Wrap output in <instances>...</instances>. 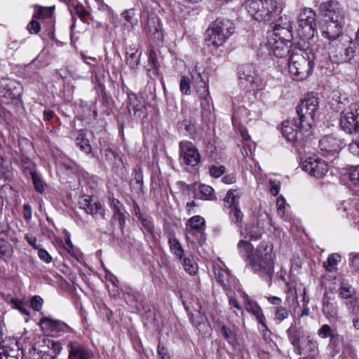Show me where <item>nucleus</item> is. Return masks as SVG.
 <instances>
[{"instance_id": "1", "label": "nucleus", "mask_w": 359, "mask_h": 359, "mask_svg": "<svg viewBox=\"0 0 359 359\" xmlns=\"http://www.w3.org/2000/svg\"><path fill=\"white\" fill-rule=\"evenodd\" d=\"M228 209L231 222L239 227L241 236L243 238L238 243L239 252L244 253L242 256L249 259V264L253 271L265 278L270 284L274 272L275 254L272 252V249H268V244L266 242H261L252 252L253 246L251 242L261 238L260 231L257 226L252 224H247L245 228L242 227L244 214L240 206Z\"/></svg>"}, {"instance_id": "2", "label": "nucleus", "mask_w": 359, "mask_h": 359, "mask_svg": "<svg viewBox=\"0 0 359 359\" xmlns=\"http://www.w3.org/2000/svg\"><path fill=\"white\" fill-rule=\"evenodd\" d=\"M300 54H292L289 60V71L299 81L306 79L311 73L316 58L311 48L308 46L304 50H299Z\"/></svg>"}, {"instance_id": "3", "label": "nucleus", "mask_w": 359, "mask_h": 359, "mask_svg": "<svg viewBox=\"0 0 359 359\" xmlns=\"http://www.w3.org/2000/svg\"><path fill=\"white\" fill-rule=\"evenodd\" d=\"M246 9L255 20L266 22L277 15L278 3L276 0H248Z\"/></svg>"}, {"instance_id": "4", "label": "nucleus", "mask_w": 359, "mask_h": 359, "mask_svg": "<svg viewBox=\"0 0 359 359\" xmlns=\"http://www.w3.org/2000/svg\"><path fill=\"white\" fill-rule=\"evenodd\" d=\"M233 23L229 20H216L205 32L207 45H223L234 32Z\"/></svg>"}, {"instance_id": "5", "label": "nucleus", "mask_w": 359, "mask_h": 359, "mask_svg": "<svg viewBox=\"0 0 359 359\" xmlns=\"http://www.w3.org/2000/svg\"><path fill=\"white\" fill-rule=\"evenodd\" d=\"M318 98L308 94L297 106L296 111L302 130L308 132L314 123V115L318 108Z\"/></svg>"}, {"instance_id": "6", "label": "nucleus", "mask_w": 359, "mask_h": 359, "mask_svg": "<svg viewBox=\"0 0 359 359\" xmlns=\"http://www.w3.org/2000/svg\"><path fill=\"white\" fill-rule=\"evenodd\" d=\"M316 13L310 8L302 9L298 18L297 34L302 40L309 43V40L313 39L316 28Z\"/></svg>"}, {"instance_id": "7", "label": "nucleus", "mask_w": 359, "mask_h": 359, "mask_svg": "<svg viewBox=\"0 0 359 359\" xmlns=\"http://www.w3.org/2000/svg\"><path fill=\"white\" fill-rule=\"evenodd\" d=\"M205 221L200 215L189 218L185 224V237L188 243L203 245L206 241Z\"/></svg>"}, {"instance_id": "8", "label": "nucleus", "mask_w": 359, "mask_h": 359, "mask_svg": "<svg viewBox=\"0 0 359 359\" xmlns=\"http://www.w3.org/2000/svg\"><path fill=\"white\" fill-rule=\"evenodd\" d=\"M143 11V20H142L143 31L154 43L161 41L163 33L160 18L154 12L149 11L147 7L144 8Z\"/></svg>"}, {"instance_id": "9", "label": "nucleus", "mask_w": 359, "mask_h": 359, "mask_svg": "<svg viewBox=\"0 0 359 359\" xmlns=\"http://www.w3.org/2000/svg\"><path fill=\"white\" fill-rule=\"evenodd\" d=\"M340 126L347 133H359V104H352L341 114Z\"/></svg>"}, {"instance_id": "10", "label": "nucleus", "mask_w": 359, "mask_h": 359, "mask_svg": "<svg viewBox=\"0 0 359 359\" xmlns=\"http://www.w3.org/2000/svg\"><path fill=\"white\" fill-rule=\"evenodd\" d=\"M42 343L33 348L30 359H53L61 351L62 346L58 342L43 339Z\"/></svg>"}, {"instance_id": "11", "label": "nucleus", "mask_w": 359, "mask_h": 359, "mask_svg": "<svg viewBox=\"0 0 359 359\" xmlns=\"http://www.w3.org/2000/svg\"><path fill=\"white\" fill-rule=\"evenodd\" d=\"M304 132L306 131L301 128L299 120L293 118L282 123L281 133L293 145L304 140Z\"/></svg>"}, {"instance_id": "12", "label": "nucleus", "mask_w": 359, "mask_h": 359, "mask_svg": "<svg viewBox=\"0 0 359 359\" xmlns=\"http://www.w3.org/2000/svg\"><path fill=\"white\" fill-rule=\"evenodd\" d=\"M319 13L323 18V21L335 22L338 15L342 18V23H345V16L343 8L337 1L330 0L321 3L319 6Z\"/></svg>"}, {"instance_id": "13", "label": "nucleus", "mask_w": 359, "mask_h": 359, "mask_svg": "<svg viewBox=\"0 0 359 359\" xmlns=\"http://www.w3.org/2000/svg\"><path fill=\"white\" fill-rule=\"evenodd\" d=\"M39 325L44 333L51 336H60L70 330V327L65 323L50 317H42Z\"/></svg>"}, {"instance_id": "14", "label": "nucleus", "mask_w": 359, "mask_h": 359, "mask_svg": "<svg viewBox=\"0 0 359 359\" xmlns=\"http://www.w3.org/2000/svg\"><path fill=\"white\" fill-rule=\"evenodd\" d=\"M0 359H22L23 353L18 341L15 339H1Z\"/></svg>"}, {"instance_id": "15", "label": "nucleus", "mask_w": 359, "mask_h": 359, "mask_svg": "<svg viewBox=\"0 0 359 359\" xmlns=\"http://www.w3.org/2000/svg\"><path fill=\"white\" fill-rule=\"evenodd\" d=\"M302 169L311 176L320 178L328 171V166L325 161L317 156H311L303 161Z\"/></svg>"}, {"instance_id": "16", "label": "nucleus", "mask_w": 359, "mask_h": 359, "mask_svg": "<svg viewBox=\"0 0 359 359\" xmlns=\"http://www.w3.org/2000/svg\"><path fill=\"white\" fill-rule=\"evenodd\" d=\"M22 93V87L19 82L9 78L1 79L0 95L7 99L15 100L19 98Z\"/></svg>"}, {"instance_id": "17", "label": "nucleus", "mask_w": 359, "mask_h": 359, "mask_svg": "<svg viewBox=\"0 0 359 359\" xmlns=\"http://www.w3.org/2000/svg\"><path fill=\"white\" fill-rule=\"evenodd\" d=\"M344 144L342 140L334 135H325L319 140L321 151L331 156L338 154Z\"/></svg>"}, {"instance_id": "18", "label": "nucleus", "mask_w": 359, "mask_h": 359, "mask_svg": "<svg viewBox=\"0 0 359 359\" xmlns=\"http://www.w3.org/2000/svg\"><path fill=\"white\" fill-rule=\"evenodd\" d=\"M243 297L245 299V307L246 311L255 317L257 323L261 326L260 330L263 332H270L266 324L265 316L257 302L250 299L246 294H243Z\"/></svg>"}, {"instance_id": "19", "label": "nucleus", "mask_w": 359, "mask_h": 359, "mask_svg": "<svg viewBox=\"0 0 359 359\" xmlns=\"http://www.w3.org/2000/svg\"><path fill=\"white\" fill-rule=\"evenodd\" d=\"M181 156L184 163L190 166L197 165L201 159L198 149L190 142H181L180 143Z\"/></svg>"}, {"instance_id": "20", "label": "nucleus", "mask_w": 359, "mask_h": 359, "mask_svg": "<svg viewBox=\"0 0 359 359\" xmlns=\"http://www.w3.org/2000/svg\"><path fill=\"white\" fill-rule=\"evenodd\" d=\"M344 25V23H342V18L340 15L337 17L335 22L323 21L320 25L322 35L330 41L337 39L341 36Z\"/></svg>"}, {"instance_id": "21", "label": "nucleus", "mask_w": 359, "mask_h": 359, "mask_svg": "<svg viewBox=\"0 0 359 359\" xmlns=\"http://www.w3.org/2000/svg\"><path fill=\"white\" fill-rule=\"evenodd\" d=\"M292 29L285 28H273L270 32H268L267 45H278L291 42L293 36L292 34Z\"/></svg>"}, {"instance_id": "22", "label": "nucleus", "mask_w": 359, "mask_h": 359, "mask_svg": "<svg viewBox=\"0 0 359 359\" xmlns=\"http://www.w3.org/2000/svg\"><path fill=\"white\" fill-rule=\"evenodd\" d=\"M129 111H133V116L136 118H144L147 116L145 102L142 96L135 93L128 94Z\"/></svg>"}, {"instance_id": "23", "label": "nucleus", "mask_w": 359, "mask_h": 359, "mask_svg": "<svg viewBox=\"0 0 359 359\" xmlns=\"http://www.w3.org/2000/svg\"><path fill=\"white\" fill-rule=\"evenodd\" d=\"M294 352L298 355H307L303 359H313L317 354V344L307 335L302 341L294 348Z\"/></svg>"}, {"instance_id": "24", "label": "nucleus", "mask_w": 359, "mask_h": 359, "mask_svg": "<svg viewBox=\"0 0 359 359\" xmlns=\"http://www.w3.org/2000/svg\"><path fill=\"white\" fill-rule=\"evenodd\" d=\"M190 320L193 324L198 329V330L203 334H209L211 331L210 325L205 316V311L202 310L201 304L198 305V310L196 316L191 313L189 316Z\"/></svg>"}, {"instance_id": "25", "label": "nucleus", "mask_w": 359, "mask_h": 359, "mask_svg": "<svg viewBox=\"0 0 359 359\" xmlns=\"http://www.w3.org/2000/svg\"><path fill=\"white\" fill-rule=\"evenodd\" d=\"M80 208L91 215H100L104 218V213L102 204L100 202H93L88 196L82 197L79 201Z\"/></svg>"}, {"instance_id": "26", "label": "nucleus", "mask_w": 359, "mask_h": 359, "mask_svg": "<svg viewBox=\"0 0 359 359\" xmlns=\"http://www.w3.org/2000/svg\"><path fill=\"white\" fill-rule=\"evenodd\" d=\"M33 17L34 18H37L38 20H47L48 22L50 25H53L55 23V6H42L41 5L35 4L33 6Z\"/></svg>"}, {"instance_id": "27", "label": "nucleus", "mask_w": 359, "mask_h": 359, "mask_svg": "<svg viewBox=\"0 0 359 359\" xmlns=\"http://www.w3.org/2000/svg\"><path fill=\"white\" fill-rule=\"evenodd\" d=\"M287 334L293 348L297 346L302 340L309 335L296 321L291 323L290 327L287 330Z\"/></svg>"}, {"instance_id": "28", "label": "nucleus", "mask_w": 359, "mask_h": 359, "mask_svg": "<svg viewBox=\"0 0 359 359\" xmlns=\"http://www.w3.org/2000/svg\"><path fill=\"white\" fill-rule=\"evenodd\" d=\"M355 290L350 286H341L339 288V295L343 299H351L347 303L348 309H351L353 313L359 314V299L354 297Z\"/></svg>"}, {"instance_id": "29", "label": "nucleus", "mask_w": 359, "mask_h": 359, "mask_svg": "<svg viewBox=\"0 0 359 359\" xmlns=\"http://www.w3.org/2000/svg\"><path fill=\"white\" fill-rule=\"evenodd\" d=\"M69 359H93V353L91 351L81 347L79 344L74 342L69 344Z\"/></svg>"}, {"instance_id": "30", "label": "nucleus", "mask_w": 359, "mask_h": 359, "mask_svg": "<svg viewBox=\"0 0 359 359\" xmlns=\"http://www.w3.org/2000/svg\"><path fill=\"white\" fill-rule=\"evenodd\" d=\"M241 195L242 192L238 188L229 189L223 199L224 206L226 208L240 206Z\"/></svg>"}, {"instance_id": "31", "label": "nucleus", "mask_w": 359, "mask_h": 359, "mask_svg": "<svg viewBox=\"0 0 359 359\" xmlns=\"http://www.w3.org/2000/svg\"><path fill=\"white\" fill-rule=\"evenodd\" d=\"M167 238L168 239L170 252L179 259H182L184 249L180 241L176 238L175 233L173 231H170L167 234Z\"/></svg>"}, {"instance_id": "32", "label": "nucleus", "mask_w": 359, "mask_h": 359, "mask_svg": "<svg viewBox=\"0 0 359 359\" xmlns=\"http://www.w3.org/2000/svg\"><path fill=\"white\" fill-rule=\"evenodd\" d=\"M255 74V73L252 66L246 65L242 67L241 69L239 71V79L242 81L243 84H244L243 81L248 83L250 87L255 90L254 85L256 83Z\"/></svg>"}, {"instance_id": "33", "label": "nucleus", "mask_w": 359, "mask_h": 359, "mask_svg": "<svg viewBox=\"0 0 359 359\" xmlns=\"http://www.w3.org/2000/svg\"><path fill=\"white\" fill-rule=\"evenodd\" d=\"M141 52L136 46H127L126 48V63L131 68L136 67L140 62Z\"/></svg>"}, {"instance_id": "34", "label": "nucleus", "mask_w": 359, "mask_h": 359, "mask_svg": "<svg viewBox=\"0 0 359 359\" xmlns=\"http://www.w3.org/2000/svg\"><path fill=\"white\" fill-rule=\"evenodd\" d=\"M355 46H348L347 48H344V46H342L344 53H341L340 52V55H333L331 56V60L334 62H346L351 59V57L353 56V53L355 52L354 49Z\"/></svg>"}, {"instance_id": "35", "label": "nucleus", "mask_w": 359, "mask_h": 359, "mask_svg": "<svg viewBox=\"0 0 359 359\" xmlns=\"http://www.w3.org/2000/svg\"><path fill=\"white\" fill-rule=\"evenodd\" d=\"M293 18L291 15L282 14L275 21L273 28L292 29Z\"/></svg>"}, {"instance_id": "36", "label": "nucleus", "mask_w": 359, "mask_h": 359, "mask_svg": "<svg viewBox=\"0 0 359 359\" xmlns=\"http://www.w3.org/2000/svg\"><path fill=\"white\" fill-rule=\"evenodd\" d=\"M181 260V263L184 269L190 275H195L198 271V265L194 259L189 257H184Z\"/></svg>"}, {"instance_id": "37", "label": "nucleus", "mask_w": 359, "mask_h": 359, "mask_svg": "<svg viewBox=\"0 0 359 359\" xmlns=\"http://www.w3.org/2000/svg\"><path fill=\"white\" fill-rule=\"evenodd\" d=\"M318 335L321 338L330 337L331 343H335L339 337L337 334L333 332L330 326L327 324H324L320 327L318 330Z\"/></svg>"}, {"instance_id": "38", "label": "nucleus", "mask_w": 359, "mask_h": 359, "mask_svg": "<svg viewBox=\"0 0 359 359\" xmlns=\"http://www.w3.org/2000/svg\"><path fill=\"white\" fill-rule=\"evenodd\" d=\"M341 260V256L337 253H334L328 257L327 260L323 263L325 269L330 272L337 270V263Z\"/></svg>"}, {"instance_id": "39", "label": "nucleus", "mask_w": 359, "mask_h": 359, "mask_svg": "<svg viewBox=\"0 0 359 359\" xmlns=\"http://www.w3.org/2000/svg\"><path fill=\"white\" fill-rule=\"evenodd\" d=\"M273 312V319L278 323H281L283 320L287 319L290 313V311L284 306L275 307Z\"/></svg>"}, {"instance_id": "40", "label": "nucleus", "mask_w": 359, "mask_h": 359, "mask_svg": "<svg viewBox=\"0 0 359 359\" xmlns=\"http://www.w3.org/2000/svg\"><path fill=\"white\" fill-rule=\"evenodd\" d=\"M122 18H123L126 22V26L129 29V27L133 28L134 26L137 25L138 20L135 17V11L134 9H128L126 10L121 14Z\"/></svg>"}, {"instance_id": "41", "label": "nucleus", "mask_w": 359, "mask_h": 359, "mask_svg": "<svg viewBox=\"0 0 359 359\" xmlns=\"http://www.w3.org/2000/svg\"><path fill=\"white\" fill-rule=\"evenodd\" d=\"M30 175L32 176V179L33 181L34 189L37 192L43 194L45 191V182L43 181L41 176L35 170H32L30 172Z\"/></svg>"}, {"instance_id": "42", "label": "nucleus", "mask_w": 359, "mask_h": 359, "mask_svg": "<svg viewBox=\"0 0 359 359\" xmlns=\"http://www.w3.org/2000/svg\"><path fill=\"white\" fill-rule=\"evenodd\" d=\"M198 76L201 78L200 83L197 85V94L198 95L199 99L207 97L210 96V93L208 90V85L207 81H204L202 78L201 74H198Z\"/></svg>"}, {"instance_id": "43", "label": "nucleus", "mask_w": 359, "mask_h": 359, "mask_svg": "<svg viewBox=\"0 0 359 359\" xmlns=\"http://www.w3.org/2000/svg\"><path fill=\"white\" fill-rule=\"evenodd\" d=\"M76 145L80 149L86 154H89L91 151V146L89 144L88 140L83 134H79L76 140Z\"/></svg>"}, {"instance_id": "44", "label": "nucleus", "mask_w": 359, "mask_h": 359, "mask_svg": "<svg viewBox=\"0 0 359 359\" xmlns=\"http://www.w3.org/2000/svg\"><path fill=\"white\" fill-rule=\"evenodd\" d=\"M10 303L12 304L13 309L18 310L22 314L29 316V309L22 301L18 299L11 298Z\"/></svg>"}, {"instance_id": "45", "label": "nucleus", "mask_w": 359, "mask_h": 359, "mask_svg": "<svg viewBox=\"0 0 359 359\" xmlns=\"http://www.w3.org/2000/svg\"><path fill=\"white\" fill-rule=\"evenodd\" d=\"M178 131L184 135H191L194 129V126L191 124V121L188 118H184L180 122L177 126Z\"/></svg>"}, {"instance_id": "46", "label": "nucleus", "mask_w": 359, "mask_h": 359, "mask_svg": "<svg viewBox=\"0 0 359 359\" xmlns=\"http://www.w3.org/2000/svg\"><path fill=\"white\" fill-rule=\"evenodd\" d=\"M149 62L151 65V69H149V74L150 76L151 77L153 76H158V69L157 65V59L156 57L155 53L150 51L149 53Z\"/></svg>"}, {"instance_id": "47", "label": "nucleus", "mask_w": 359, "mask_h": 359, "mask_svg": "<svg viewBox=\"0 0 359 359\" xmlns=\"http://www.w3.org/2000/svg\"><path fill=\"white\" fill-rule=\"evenodd\" d=\"M215 274L216 276L217 281L220 284L225 285V283L228 280V278H229L228 270L221 269V268H215Z\"/></svg>"}, {"instance_id": "48", "label": "nucleus", "mask_w": 359, "mask_h": 359, "mask_svg": "<svg viewBox=\"0 0 359 359\" xmlns=\"http://www.w3.org/2000/svg\"><path fill=\"white\" fill-rule=\"evenodd\" d=\"M270 51H272L277 57H285L290 51L287 46H270Z\"/></svg>"}, {"instance_id": "49", "label": "nucleus", "mask_w": 359, "mask_h": 359, "mask_svg": "<svg viewBox=\"0 0 359 359\" xmlns=\"http://www.w3.org/2000/svg\"><path fill=\"white\" fill-rule=\"evenodd\" d=\"M180 88L182 94L189 95L190 94V79L189 77L182 76L180 79Z\"/></svg>"}, {"instance_id": "50", "label": "nucleus", "mask_w": 359, "mask_h": 359, "mask_svg": "<svg viewBox=\"0 0 359 359\" xmlns=\"http://www.w3.org/2000/svg\"><path fill=\"white\" fill-rule=\"evenodd\" d=\"M27 29L32 34H38L41 30V24L38 21V19L34 18L32 16V20L28 23L27 26Z\"/></svg>"}, {"instance_id": "51", "label": "nucleus", "mask_w": 359, "mask_h": 359, "mask_svg": "<svg viewBox=\"0 0 359 359\" xmlns=\"http://www.w3.org/2000/svg\"><path fill=\"white\" fill-rule=\"evenodd\" d=\"M349 178L352 184L357 189L359 192V165L351 170Z\"/></svg>"}, {"instance_id": "52", "label": "nucleus", "mask_w": 359, "mask_h": 359, "mask_svg": "<svg viewBox=\"0 0 359 359\" xmlns=\"http://www.w3.org/2000/svg\"><path fill=\"white\" fill-rule=\"evenodd\" d=\"M225 172V167L224 165H212L209 168L210 175L215 177L218 178L221 177Z\"/></svg>"}, {"instance_id": "53", "label": "nucleus", "mask_w": 359, "mask_h": 359, "mask_svg": "<svg viewBox=\"0 0 359 359\" xmlns=\"http://www.w3.org/2000/svg\"><path fill=\"white\" fill-rule=\"evenodd\" d=\"M199 191L201 194L206 197V199H212L214 195V189L210 186L201 184L199 186Z\"/></svg>"}, {"instance_id": "54", "label": "nucleus", "mask_w": 359, "mask_h": 359, "mask_svg": "<svg viewBox=\"0 0 359 359\" xmlns=\"http://www.w3.org/2000/svg\"><path fill=\"white\" fill-rule=\"evenodd\" d=\"M10 166L11 164L8 160L0 157V175L7 177V173L9 172Z\"/></svg>"}, {"instance_id": "55", "label": "nucleus", "mask_w": 359, "mask_h": 359, "mask_svg": "<svg viewBox=\"0 0 359 359\" xmlns=\"http://www.w3.org/2000/svg\"><path fill=\"white\" fill-rule=\"evenodd\" d=\"M200 100L202 109L206 112L210 113L211 109L212 108V102L210 96L201 98Z\"/></svg>"}, {"instance_id": "56", "label": "nucleus", "mask_w": 359, "mask_h": 359, "mask_svg": "<svg viewBox=\"0 0 359 359\" xmlns=\"http://www.w3.org/2000/svg\"><path fill=\"white\" fill-rule=\"evenodd\" d=\"M43 302V299L41 297L36 295L31 299V306L34 310L39 311L42 308Z\"/></svg>"}, {"instance_id": "57", "label": "nucleus", "mask_w": 359, "mask_h": 359, "mask_svg": "<svg viewBox=\"0 0 359 359\" xmlns=\"http://www.w3.org/2000/svg\"><path fill=\"white\" fill-rule=\"evenodd\" d=\"M113 217L116 221L118 222L120 228L122 229L125 224L126 217L121 212V209H117L116 211H114Z\"/></svg>"}, {"instance_id": "58", "label": "nucleus", "mask_w": 359, "mask_h": 359, "mask_svg": "<svg viewBox=\"0 0 359 359\" xmlns=\"http://www.w3.org/2000/svg\"><path fill=\"white\" fill-rule=\"evenodd\" d=\"M285 200L283 197L279 196L276 201L278 214L280 217H283L285 212Z\"/></svg>"}, {"instance_id": "59", "label": "nucleus", "mask_w": 359, "mask_h": 359, "mask_svg": "<svg viewBox=\"0 0 359 359\" xmlns=\"http://www.w3.org/2000/svg\"><path fill=\"white\" fill-rule=\"evenodd\" d=\"M38 256L44 262L49 264L52 262V257L50 254L44 249H38Z\"/></svg>"}, {"instance_id": "60", "label": "nucleus", "mask_w": 359, "mask_h": 359, "mask_svg": "<svg viewBox=\"0 0 359 359\" xmlns=\"http://www.w3.org/2000/svg\"><path fill=\"white\" fill-rule=\"evenodd\" d=\"M142 225L149 233L152 234L154 230V224L150 218H144L142 219Z\"/></svg>"}, {"instance_id": "61", "label": "nucleus", "mask_w": 359, "mask_h": 359, "mask_svg": "<svg viewBox=\"0 0 359 359\" xmlns=\"http://www.w3.org/2000/svg\"><path fill=\"white\" fill-rule=\"evenodd\" d=\"M221 333L223 337L226 339L229 342L231 341V339H233L234 334L233 332L228 328L226 325H223L221 327Z\"/></svg>"}, {"instance_id": "62", "label": "nucleus", "mask_w": 359, "mask_h": 359, "mask_svg": "<svg viewBox=\"0 0 359 359\" xmlns=\"http://www.w3.org/2000/svg\"><path fill=\"white\" fill-rule=\"evenodd\" d=\"M270 183V191L271 194L273 196H276L278 194L280 189V184L279 182L276 180H271L269 181Z\"/></svg>"}, {"instance_id": "63", "label": "nucleus", "mask_w": 359, "mask_h": 359, "mask_svg": "<svg viewBox=\"0 0 359 359\" xmlns=\"http://www.w3.org/2000/svg\"><path fill=\"white\" fill-rule=\"evenodd\" d=\"M75 11L76 15L82 20H84L88 15V12L81 4H78L75 6Z\"/></svg>"}, {"instance_id": "64", "label": "nucleus", "mask_w": 359, "mask_h": 359, "mask_svg": "<svg viewBox=\"0 0 359 359\" xmlns=\"http://www.w3.org/2000/svg\"><path fill=\"white\" fill-rule=\"evenodd\" d=\"M349 151L354 155L359 156V139L348 144Z\"/></svg>"}]
</instances>
